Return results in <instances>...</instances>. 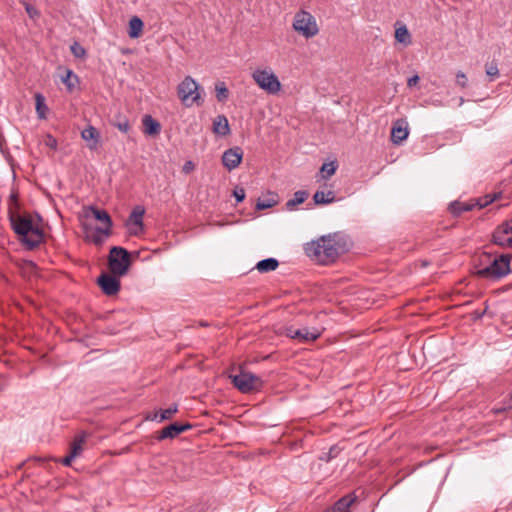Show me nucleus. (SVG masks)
<instances>
[{
    "label": "nucleus",
    "instance_id": "f257e3e1",
    "mask_svg": "<svg viewBox=\"0 0 512 512\" xmlns=\"http://www.w3.org/2000/svg\"><path fill=\"white\" fill-rule=\"evenodd\" d=\"M346 250V240L339 233L322 236L305 246L307 256L323 265L335 262Z\"/></svg>",
    "mask_w": 512,
    "mask_h": 512
},
{
    "label": "nucleus",
    "instance_id": "f03ea898",
    "mask_svg": "<svg viewBox=\"0 0 512 512\" xmlns=\"http://www.w3.org/2000/svg\"><path fill=\"white\" fill-rule=\"evenodd\" d=\"M9 220L19 241L27 250H34L44 242L43 229L33 221L29 214L11 213Z\"/></svg>",
    "mask_w": 512,
    "mask_h": 512
},
{
    "label": "nucleus",
    "instance_id": "7ed1b4c3",
    "mask_svg": "<svg viewBox=\"0 0 512 512\" xmlns=\"http://www.w3.org/2000/svg\"><path fill=\"white\" fill-rule=\"evenodd\" d=\"M485 260H488L489 264L476 272V275L480 278L498 280L511 272V255L509 254H502L491 258L489 254L484 253L481 256V261L484 262Z\"/></svg>",
    "mask_w": 512,
    "mask_h": 512
},
{
    "label": "nucleus",
    "instance_id": "20e7f679",
    "mask_svg": "<svg viewBox=\"0 0 512 512\" xmlns=\"http://www.w3.org/2000/svg\"><path fill=\"white\" fill-rule=\"evenodd\" d=\"M202 91L201 86L191 76H186L177 87L178 97L186 107H191L194 104L202 105Z\"/></svg>",
    "mask_w": 512,
    "mask_h": 512
},
{
    "label": "nucleus",
    "instance_id": "39448f33",
    "mask_svg": "<svg viewBox=\"0 0 512 512\" xmlns=\"http://www.w3.org/2000/svg\"><path fill=\"white\" fill-rule=\"evenodd\" d=\"M229 378L242 393L259 391L264 386V381L259 376L245 370H241L239 374L230 375Z\"/></svg>",
    "mask_w": 512,
    "mask_h": 512
},
{
    "label": "nucleus",
    "instance_id": "423d86ee",
    "mask_svg": "<svg viewBox=\"0 0 512 512\" xmlns=\"http://www.w3.org/2000/svg\"><path fill=\"white\" fill-rule=\"evenodd\" d=\"M252 79L262 90L269 94L274 95L281 90V83L270 68L254 70Z\"/></svg>",
    "mask_w": 512,
    "mask_h": 512
},
{
    "label": "nucleus",
    "instance_id": "0eeeda50",
    "mask_svg": "<svg viewBox=\"0 0 512 512\" xmlns=\"http://www.w3.org/2000/svg\"><path fill=\"white\" fill-rule=\"evenodd\" d=\"M108 264L113 275H125L130 265L128 251L119 246L112 247L108 257Z\"/></svg>",
    "mask_w": 512,
    "mask_h": 512
},
{
    "label": "nucleus",
    "instance_id": "6e6552de",
    "mask_svg": "<svg viewBox=\"0 0 512 512\" xmlns=\"http://www.w3.org/2000/svg\"><path fill=\"white\" fill-rule=\"evenodd\" d=\"M293 28L306 38H312L319 32L315 17L304 10L295 14Z\"/></svg>",
    "mask_w": 512,
    "mask_h": 512
},
{
    "label": "nucleus",
    "instance_id": "1a4fd4ad",
    "mask_svg": "<svg viewBox=\"0 0 512 512\" xmlns=\"http://www.w3.org/2000/svg\"><path fill=\"white\" fill-rule=\"evenodd\" d=\"M285 335L299 343H309L317 340L321 336V332L317 328L288 326L285 328Z\"/></svg>",
    "mask_w": 512,
    "mask_h": 512
},
{
    "label": "nucleus",
    "instance_id": "9d476101",
    "mask_svg": "<svg viewBox=\"0 0 512 512\" xmlns=\"http://www.w3.org/2000/svg\"><path fill=\"white\" fill-rule=\"evenodd\" d=\"M145 213L144 207L135 206L126 220L125 226L130 235L139 236L144 231L143 216Z\"/></svg>",
    "mask_w": 512,
    "mask_h": 512
},
{
    "label": "nucleus",
    "instance_id": "9b49d317",
    "mask_svg": "<svg viewBox=\"0 0 512 512\" xmlns=\"http://www.w3.org/2000/svg\"><path fill=\"white\" fill-rule=\"evenodd\" d=\"M493 243L499 246L512 247V223H502L493 232Z\"/></svg>",
    "mask_w": 512,
    "mask_h": 512
},
{
    "label": "nucleus",
    "instance_id": "f8f14e48",
    "mask_svg": "<svg viewBox=\"0 0 512 512\" xmlns=\"http://www.w3.org/2000/svg\"><path fill=\"white\" fill-rule=\"evenodd\" d=\"M116 276L103 273L98 277L97 283L107 296H113L120 290V280Z\"/></svg>",
    "mask_w": 512,
    "mask_h": 512
},
{
    "label": "nucleus",
    "instance_id": "ddd939ff",
    "mask_svg": "<svg viewBox=\"0 0 512 512\" xmlns=\"http://www.w3.org/2000/svg\"><path fill=\"white\" fill-rule=\"evenodd\" d=\"M243 157V151L240 147L226 150L222 156V163L228 170H233L239 166Z\"/></svg>",
    "mask_w": 512,
    "mask_h": 512
},
{
    "label": "nucleus",
    "instance_id": "4468645a",
    "mask_svg": "<svg viewBox=\"0 0 512 512\" xmlns=\"http://www.w3.org/2000/svg\"><path fill=\"white\" fill-rule=\"evenodd\" d=\"M409 135L408 123L405 119H397L391 129V140L394 144L402 143Z\"/></svg>",
    "mask_w": 512,
    "mask_h": 512
},
{
    "label": "nucleus",
    "instance_id": "2eb2a0df",
    "mask_svg": "<svg viewBox=\"0 0 512 512\" xmlns=\"http://www.w3.org/2000/svg\"><path fill=\"white\" fill-rule=\"evenodd\" d=\"M191 427H192V425L189 423H186V424H180L177 422L172 423L160 431L159 435L157 436V439L158 440H164L167 438L173 439V438L177 437L179 434H181L182 432L189 430Z\"/></svg>",
    "mask_w": 512,
    "mask_h": 512
},
{
    "label": "nucleus",
    "instance_id": "dca6fc26",
    "mask_svg": "<svg viewBox=\"0 0 512 512\" xmlns=\"http://www.w3.org/2000/svg\"><path fill=\"white\" fill-rule=\"evenodd\" d=\"M354 493H349L340 498L327 512H349L351 505L356 501Z\"/></svg>",
    "mask_w": 512,
    "mask_h": 512
},
{
    "label": "nucleus",
    "instance_id": "f3484780",
    "mask_svg": "<svg viewBox=\"0 0 512 512\" xmlns=\"http://www.w3.org/2000/svg\"><path fill=\"white\" fill-rule=\"evenodd\" d=\"M93 216L97 221L104 224L103 228L111 229L112 228V219L107 211L103 209H98L95 206H90L87 210V216Z\"/></svg>",
    "mask_w": 512,
    "mask_h": 512
},
{
    "label": "nucleus",
    "instance_id": "a211bd4d",
    "mask_svg": "<svg viewBox=\"0 0 512 512\" xmlns=\"http://www.w3.org/2000/svg\"><path fill=\"white\" fill-rule=\"evenodd\" d=\"M81 137L88 142L89 149H96L99 144L100 134L94 126H88L81 132Z\"/></svg>",
    "mask_w": 512,
    "mask_h": 512
},
{
    "label": "nucleus",
    "instance_id": "6ab92c4d",
    "mask_svg": "<svg viewBox=\"0 0 512 512\" xmlns=\"http://www.w3.org/2000/svg\"><path fill=\"white\" fill-rule=\"evenodd\" d=\"M213 132L221 136H226L230 133V126L226 116L218 115L213 120Z\"/></svg>",
    "mask_w": 512,
    "mask_h": 512
},
{
    "label": "nucleus",
    "instance_id": "aec40b11",
    "mask_svg": "<svg viewBox=\"0 0 512 512\" xmlns=\"http://www.w3.org/2000/svg\"><path fill=\"white\" fill-rule=\"evenodd\" d=\"M144 133L147 135H157L161 131L160 123L150 115H145L142 119Z\"/></svg>",
    "mask_w": 512,
    "mask_h": 512
},
{
    "label": "nucleus",
    "instance_id": "412c9836",
    "mask_svg": "<svg viewBox=\"0 0 512 512\" xmlns=\"http://www.w3.org/2000/svg\"><path fill=\"white\" fill-rule=\"evenodd\" d=\"M476 207L474 201L461 202L454 201L449 205V210L454 216H460L463 212L471 211Z\"/></svg>",
    "mask_w": 512,
    "mask_h": 512
},
{
    "label": "nucleus",
    "instance_id": "4be33fe9",
    "mask_svg": "<svg viewBox=\"0 0 512 512\" xmlns=\"http://www.w3.org/2000/svg\"><path fill=\"white\" fill-rule=\"evenodd\" d=\"M313 200L316 205H325L333 203L336 200L335 193L331 190L329 191H316L313 195Z\"/></svg>",
    "mask_w": 512,
    "mask_h": 512
},
{
    "label": "nucleus",
    "instance_id": "5701e85b",
    "mask_svg": "<svg viewBox=\"0 0 512 512\" xmlns=\"http://www.w3.org/2000/svg\"><path fill=\"white\" fill-rule=\"evenodd\" d=\"M279 266V262L277 259L275 258H266V259H263L261 261H259L255 268L260 272V273H268V272H271V271H274L278 268Z\"/></svg>",
    "mask_w": 512,
    "mask_h": 512
},
{
    "label": "nucleus",
    "instance_id": "b1692460",
    "mask_svg": "<svg viewBox=\"0 0 512 512\" xmlns=\"http://www.w3.org/2000/svg\"><path fill=\"white\" fill-rule=\"evenodd\" d=\"M143 21L137 17V16H134L130 19L129 21V30H128V35L130 38H138L141 33H142V30H143Z\"/></svg>",
    "mask_w": 512,
    "mask_h": 512
},
{
    "label": "nucleus",
    "instance_id": "393cba45",
    "mask_svg": "<svg viewBox=\"0 0 512 512\" xmlns=\"http://www.w3.org/2000/svg\"><path fill=\"white\" fill-rule=\"evenodd\" d=\"M178 411L177 405H173L164 410L156 411L152 417H149L150 420L163 422L172 418V416Z\"/></svg>",
    "mask_w": 512,
    "mask_h": 512
},
{
    "label": "nucleus",
    "instance_id": "a878e982",
    "mask_svg": "<svg viewBox=\"0 0 512 512\" xmlns=\"http://www.w3.org/2000/svg\"><path fill=\"white\" fill-rule=\"evenodd\" d=\"M308 196L309 194L305 190L296 191L293 198L286 202V208L288 210H293L297 205L302 204Z\"/></svg>",
    "mask_w": 512,
    "mask_h": 512
},
{
    "label": "nucleus",
    "instance_id": "bb28decb",
    "mask_svg": "<svg viewBox=\"0 0 512 512\" xmlns=\"http://www.w3.org/2000/svg\"><path fill=\"white\" fill-rule=\"evenodd\" d=\"M111 234V229L97 227L93 233L91 240L96 245H102L105 238Z\"/></svg>",
    "mask_w": 512,
    "mask_h": 512
},
{
    "label": "nucleus",
    "instance_id": "cd10ccee",
    "mask_svg": "<svg viewBox=\"0 0 512 512\" xmlns=\"http://www.w3.org/2000/svg\"><path fill=\"white\" fill-rule=\"evenodd\" d=\"M35 105H36V112L38 114V117L40 119H45L48 107L45 104V98L42 94L37 93L35 95Z\"/></svg>",
    "mask_w": 512,
    "mask_h": 512
},
{
    "label": "nucleus",
    "instance_id": "c85d7f7f",
    "mask_svg": "<svg viewBox=\"0 0 512 512\" xmlns=\"http://www.w3.org/2000/svg\"><path fill=\"white\" fill-rule=\"evenodd\" d=\"M395 39L405 45L411 44V35L405 25L398 27L395 31Z\"/></svg>",
    "mask_w": 512,
    "mask_h": 512
},
{
    "label": "nucleus",
    "instance_id": "c756f323",
    "mask_svg": "<svg viewBox=\"0 0 512 512\" xmlns=\"http://www.w3.org/2000/svg\"><path fill=\"white\" fill-rule=\"evenodd\" d=\"M501 193L487 194L481 198L475 200L476 207L482 209L493 203L496 199L500 198Z\"/></svg>",
    "mask_w": 512,
    "mask_h": 512
},
{
    "label": "nucleus",
    "instance_id": "7c9ffc66",
    "mask_svg": "<svg viewBox=\"0 0 512 512\" xmlns=\"http://www.w3.org/2000/svg\"><path fill=\"white\" fill-rule=\"evenodd\" d=\"M85 442V435H78L74 438L73 442L71 443L70 447V453L72 456H79L83 450L82 445Z\"/></svg>",
    "mask_w": 512,
    "mask_h": 512
},
{
    "label": "nucleus",
    "instance_id": "2f4dec72",
    "mask_svg": "<svg viewBox=\"0 0 512 512\" xmlns=\"http://www.w3.org/2000/svg\"><path fill=\"white\" fill-rule=\"evenodd\" d=\"M216 98L219 102H225L229 97V90L224 82H218L215 85Z\"/></svg>",
    "mask_w": 512,
    "mask_h": 512
},
{
    "label": "nucleus",
    "instance_id": "473e14b6",
    "mask_svg": "<svg viewBox=\"0 0 512 512\" xmlns=\"http://www.w3.org/2000/svg\"><path fill=\"white\" fill-rule=\"evenodd\" d=\"M337 165L335 162L324 163L320 168V173L323 179H329L335 174Z\"/></svg>",
    "mask_w": 512,
    "mask_h": 512
},
{
    "label": "nucleus",
    "instance_id": "72a5a7b5",
    "mask_svg": "<svg viewBox=\"0 0 512 512\" xmlns=\"http://www.w3.org/2000/svg\"><path fill=\"white\" fill-rule=\"evenodd\" d=\"M113 125L121 132L128 133L131 129L130 122L126 117L118 116Z\"/></svg>",
    "mask_w": 512,
    "mask_h": 512
},
{
    "label": "nucleus",
    "instance_id": "f704fd0d",
    "mask_svg": "<svg viewBox=\"0 0 512 512\" xmlns=\"http://www.w3.org/2000/svg\"><path fill=\"white\" fill-rule=\"evenodd\" d=\"M340 452L341 448L338 445H333L328 452L322 453L319 459L321 461L330 462L332 459L336 458Z\"/></svg>",
    "mask_w": 512,
    "mask_h": 512
},
{
    "label": "nucleus",
    "instance_id": "c9c22d12",
    "mask_svg": "<svg viewBox=\"0 0 512 512\" xmlns=\"http://www.w3.org/2000/svg\"><path fill=\"white\" fill-rule=\"evenodd\" d=\"M486 75L489 77V81H494L499 76L498 65L495 61L486 64Z\"/></svg>",
    "mask_w": 512,
    "mask_h": 512
},
{
    "label": "nucleus",
    "instance_id": "e433bc0d",
    "mask_svg": "<svg viewBox=\"0 0 512 512\" xmlns=\"http://www.w3.org/2000/svg\"><path fill=\"white\" fill-rule=\"evenodd\" d=\"M72 78H74L75 81L78 82L77 75H75L73 71L70 69L66 71V76L62 77V82L67 86L69 91H71L72 88L75 86V83L71 81Z\"/></svg>",
    "mask_w": 512,
    "mask_h": 512
},
{
    "label": "nucleus",
    "instance_id": "4c0bfd02",
    "mask_svg": "<svg viewBox=\"0 0 512 512\" xmlns=\"http://www.w3.org/2000/svg\"><path fill=\"white\" fill-rule=\"evenodd\" d=\"M70 50L76 58H83L86 55V50L84 49V47L77 42H74L71 45Z\"/></svg>",
    "mask_w": 512,
    "mask_h": 512
},
{
    "label": "nucleus",
    "instance_id": "58836bf2",
    "mask_svg": "<svg viewBox=\"0 0 512 512\" xmlns=\"http://www.w3.org/2000/svg\"><path fill=\"white\" fill-rule=\"evenodd\" d=\"M468 83L467 76L464 72L458 71L456 74V84L461 88H466Z\"/></svg>",
    "mask_w": 512,
    "mask_h": 512
},
{
    "label": "nucleus",
    "instance_id": "ea45409f",
    "mask_svg": "<svg viewBox=\"0 0 512 512\" xmlns=\"http://www.w3.org/2000/svg\"><path fill=\"white\" fill-rule=\"evenodd\" d=\"M275 203L276 202L274 200H261V199H259L257 201V204H256V209L264 210V209H267V208H270V207L274 206Z\"/></svg>",
    "mask_w": 512,
    "mask_h": 512
},
{
    "label": "nucleus",
    "instance_id": "a19ab883",
    "mask_svg": "<svg viewBox=\"0 0 512 512\" xmlns=\"http://www.w3.org/2000/svg\"><path fill=\"white\" fill-rule=\"evenodd\" d=\"M233 196L235 197L237 203L242 202L245 199V196H246L244 188L236 187L233 190Z\"/></svg>",
    "mask_w": 512,
    "mask_h": 512
},
{
    "label": "nucleus",
    "instance_id": "79ce46f5",
    "mask_svg": "<svg viewBox=\"0 0 512 512\" xmlns=\"http://www.w3.org/2000/svg\"><path fill=\"white\" fill-rule=\"evenodd\" d=\"M25 10L30 18H36L40 15L39 11L28 3L25 4Z\"/></svg>",
    "mask_w": 512,
    "mask_h": 512
},
{
    "label": "nucleus",
    "instance_id": "37998d69",
    "mask_svg": "<svg viewBox=\"0 0 512 512\" xmlns=\"http://www.w3.org/2000/svg\"><path fill=\"white\" fill-rule=\"evenodd\" d=\"M45 144L52 149L57 148V140L51 135L47 136V138L45 140Z\"/></svg>",
    "mask_w": 512,
    "mask_h": 512
},
{
    "label": "nucleus",
    "instance_id": "c03bdc74",
    "mask_svg": "<svg viewBox=\"0 0 512 512\" xmlns=\"http://www.w3.org/2000/svg\"><path fill=\"white\" fill-rule=\"evenodd\" d=\"M76 457L75 456H72L71 453H69V455H67L66 457H64L60 462L64 465V466H70L72 461L75 459Z\"/></svg>",
    "mask_w": 512,
    "mask_h": 512
},
{
    "label": "nucleus",
    "instance_id": "a18cd8bd",
    "mask_svg": "<svg viewBox=\"0 0 512 512\" xmlns=\"http://www.w3.org/2000/svg\"><path fill=\"white\" fill-rule=\"evenodd\" d=\"M419 82V76L418 75H414L412 77H410L407 81V86L408 87H413L415 86L417 83Z\"/></svg>",
    "mask_w": 512,
    "mask_h": 512
},
{
    "label": "nucleus",
    "instance_id": "49530a36",
    "mask_svg": "<svg viewBox=\"0 0 512 512\" xmlns=\"http://www.w3.org/2000/svg\"><path fill=\"white\" fill-rule=\"evenodd\" d=\"M8 385L7 379L4 375L0 374V392H2Z\"/></svg>",
    "mask_w": 512,
    "mask_h": 512
},
{
    "label": "nucleus",
    "instance_id": "de8ad7c7",
    "mask_svg": "<svg viewBox=\"0 0 512 512\" xmlns=\"http://www.w3.org/2000/svg\"><path fill=\"white\" fill-rule=\"evenodd\" d=\"M506 409H509V408L507 407V405H506L505 407H503V408L495 409V413H496V414L501 413V412L505 411Z\"/></svg>",
    "mask_w": 512,
    "mask_h": 512
},
{
    "label": "nucleus",
    "instance_id": "09e8293b",
    "mask_svg": "<svg viewBox=\"0 0 512 512\" xmlns=\"http://www.w3.org/2000/svg\"><path fill=\"white\" fill-rule=\"evenodd\" d=\"M507 407H508L509 409H511V408H512V394H511V395H510V397H509V400H508V403H507Z\"/></svg>",
    "mask_w": 512,
    "mask_h": 512
},
{
    "label": "nucleus",
    "instance_id": "8fccbe9b",
    "mask_svg": "<svg viewBox=\"0 0 512 512\" xmlns=\"http://www.w3.org/2000/svg\"><path fill=\"white\" fill-rule=\"evenodd\" d=\"M191 164H192V163H191V161H188V162L185 164V167H184V168L186 169V168H187V165H191Z\"/></svg>",
    "mask_w": 512,
    "mask_h": 512
},
{
    "label": "nucleus",
    "instance_id": "3c124183",
    "mask_svg": "<svg viewBox=\"0 0 512 512\" xmlns=\"http://www.w3.org/2000/svg\"><path fill=\"white\" fill-rule=\"evenodd\" d=\"M11 200L16 201V196L15 195H11Z\"/></svg>",
    "mask_w": 512,
    "mask_h": 512
},
{
    "label": "nucleus",
    "instance_id": "603ef678",
    "mask_svg": "<svg viewBox=\"0 0 512 512\" xmlns=\"http://www.w3.org/2000/svg\"><path fill=\"white\" fill-rule=\"evenodd\" d=\"M200 325H201V326H208V324H207V323H205V322H201V323H200Z\"/></svg>",
    "mask_w": 512,
    "mask_h": 512
},
{
    "label": "nucleus",
    "instance_id": "864d4df0",
    "mask_svg": "<svg viewBox=\"0 0 512 512\" xmlns=\"http://www.w3.org/2000/svg\"><path fill=\"white\" fill-rule=\"evenodd\" d=\"M463 102H464V99L460 98V104H462Z\"/></svg>",
    "mask_w": 512,
    "mask_h": 512
}]
</instances>
